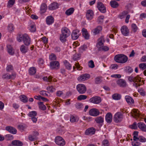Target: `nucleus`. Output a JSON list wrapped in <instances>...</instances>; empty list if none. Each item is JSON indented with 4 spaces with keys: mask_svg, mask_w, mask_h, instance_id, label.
<instances>
[{
    "mask_svg": "<svg viewBox=\"0 0 146 146\" xmlns=\"http://www.w3.org/2000/svg\"><path fill=\"white\" fill-rule=\"evenodd\" d=\"M138 132L135 131L133 133V141L132 142V145L133 146H138L140 144V142H145L146 139L142 136L138 137Z\"/></svg>",
    "mask_w": 146,
    "mask_h": 146,
    "instance_id": "nucleus-1",
    "label": "nucleus"
},
{
    "mask_svg": "<svg viewBox=\"0 0 146 146\" xmlns=\"http://www.w3.org/2000/svg\"><path fill=\"white\" fill-rule=\"evenodd\" d=\"M114 60L117 62L123 64L126 62L127 61L128 58L124 55L118 54L115 56Z\"/></svg>",
    "mask_w": 146,
    "mask_h": 146,
    "instance_id": "nucleus-2",
    "label": "nucleus"
},
{
    "mask_svg": "<svg viewBox=\"0 0 146 146\" xmlns=\"http://www.w3.org/2000/svg\"><path fill=\"white\" fill-rule=\"evenodd\" d=\"M123 118V113L120 112H117L113 116V120L116 123L120 122Z\"/></svg>",
    "mask_w": 146,
    "mask_h": 146,
    "instance_id": "nucleus-3",
    "label": "nucleus"
},
{
    "mask_svg": "<svg viewBox=\"0 0 146 146\" xmlns=\"http://www.w3.org/2000/svg\"><path fill=\"white\" fill-rule=\"evenodd\" d=\"M20 37L23 38V40L24 44L27 46H29L31 44V38L27 34H24L22 35V36Z\"/></svg>",
    "mask_w": 146,
    "mask_h": 146,
    "instance_id": "nucleus-4",
    "label": "nucleus"
},
{
    "mask_svg": "<svg viewBox=\"0 0 146 146\" xmlns=\"http://www.w3.org/2000/svg\"><path fill=\"white\" fill-rule=\"evenodd\" d=\"M77 91L80 94H83L85 92L86 88L85 86L83 84H79L76 86Z\"/></svg>",
    "mask_w": 146,
    "mask_h": 146,
    "instance_id": "nucleus-5",
    "label": "nucleus"
},
{
    "mask_svg": "<svg viewBox=\"0 0 146 146\" xmlns=\"http://www.w3.org/2000/svg\"><path fill=\"white\" fill-rule=\"evenodd\" d=\"M55 142L58 145L62 146L65 145V141L60 136H57L55 138Z\"/></svg>",
    "mask_w": 146,
    "mask_h": 146,
    "instance_id": "nucleus-6",
    "label": "nucleus"
},
{
    "mask_svg": "<svg viewBox=\"0 0 146 146\" xmlns=\"http://www.w3.org/2000/svg\"><path fill=\"white\" fill-rule=\"evenodd\" d=\"M37 113L35 111H33L29 112L28 114V115L30 117L34 123H36L37 121V119L36 117Z\"/></svg>",
    "mask_w": 146,
    "mask_h": 146,
    "instance_id": "nucleus-7",
    "label": "nucleus"
},
{
    "mask_svg": "<svg viewBox=\"0 0 146 146\" xmlns=\"http://www.w3.org/2000/svg\"><path fill=\"white\" fill-rule=\"evenodd\" d=\"M90 75L88 74H82L78 78V80L79 82H82L87 80L90 78Z\"/></svg>",
    "mask_w": 146,
    "mask_h": 146,
    "instance_id": "nucleus-8",
    "label": "nucleus"
},
{
    "mask_svg": "<svg viewBox=\"0 0 146 146\" xmlns=\"http://www.w3.org/2000/svg\"><path fill=\"white\" fill-rule=\"evenodd\" d=\"M89 101L91 103L98 104L101 102V99L98 96H94L90 99Z\"/></svg>",
    "mask_w": 146,
    "mask_h": 146,
    "instance_id": "nucleus-9",
    "label": "nucleus"
},
{
    "mask_svg": "<svg viewBox=\"0 0 146 146\" xmlns=\"http://www.w3.org/2000/svg\"><path fill=\"white\" fill-rule=\"evenodd\" d=\"M97 7L99 10L101 12L104 13L106 11V7L101 2L98 1L97 2Z\"/></svg>",
    "mask_w": 146,
    "mask_h": 146,
    "instance_id": "nucleus-10",
    "label": "nucleus"
},
{
    "mask_svg": "<svg viewBox=\"0 0 146 146\" xmlns=\"http://www.w3.org/2000/svg\"><path fill=\"white\" fill-rule=\"evenodd\" d=\"M121 33L124 36H127L129 34V31L128 27L125 25L122 26L121 28Z\"/></svg>",
    "mask_w": 146,
    "mask_h": 146,
    "instance_id": "nucleus-11",
    "label": "nucleus"
},
{
    "mask_svg": "<svg viewBox=\"0 0 146 146\" xmlns=\"http://www.w3.org/2000/svg\"><path fill=\"white\" fill-rule=\"evenodd\" d=\"M94 13L92 10L89 9L86 12V17L87 19L89 20H92L94 17Z\"/></svg>",
    "mask_w": 146,
    "mask_h": 146,
    "instance_id": "nucleus-12",
    "label": "nucleus"
},
{
    "mask_svg": "<svg viewBox=\"0 0 146 146\" xmlns=\"http://www.w3.org/2000/svg\"><path fill=\"white\" fill-rule=\"evenodd\" d=\"M60 64L58 61H54L50 63V68L51 69H58L59 68Z\"/></svg>",
    "mask_w": 146,
    "mask_h": 146,
    "instance_id": "nucleus-13",
    "label": "nucleus"
},
{
    "mask_svg": "<svg viewBox=\"0 0 146 146\" xmlns=\"http://www.w3.org/2000/svg\"><path fill=\"white\" fill-rule=\"evenodd\" d=\"M104 39L103 37H101L98 39L96 45L98 50L104 45Z\"/></svg>",
    "mask_w": 146,
    "mask_h": 146,
    "instance_id": "nucleus-14",
    "label": "nucleus"
},
{
    "mask_svg": "<svg viewBox=\"0 0 146 146\" xmlns=\"http://www.w3.org/2000/svg\"><path fill=\"white\" fill-rule=\"evenodd\" d=\"M89 114L92 116H96L99 114V111L96 109L93 108L90 109L89 112Z\"/></svg>",
    "mask_w": 146,
    "mask_h": 146,
    "instance_id": "nucleus-15",
    "label": "nucleus"
},
{
    "mask_svg": "<svg viewBox=\"0 0 146 146\" xmlns=\"http://www.w3.org/2000/svg\"><path fill=\"white\" fill-rule=\"evenodd\" d=\"M128 80L130 82H133L135 83L141 81V78L138 76L135 77L131 76H129L128 78Z\"/></svg>",
    "mask_w": 146,
    "mask_h": 146,
    "instance_id": "nucleus-16",
    "label": "nucleus"
},
{
    "mask_svg": "<svg viewBox=\"0 0 146 146\" xmlns=\"http://www.w3.org/2000/svg\"><path fill=\"white\" fill-rule=\"evenodd\" d=\"M79 35V31L78 29L74 30L71 34L72 38L73 40L77 39Z\"/></svg>",
    "mask_w": 146,
    "mask_h": 146,
    "instance_id": "nucleus-17",
    "label": "nucleus"
},
{
    "mask_svg": "<svg viewBox=\"0 0 146 146\" xmlns=\"http://www.w3.org/2000/svg\"><path fill=\"white\" fill-rule=\"evenodd\" d=\"M112 115L111 113L108 112L106 115L105 120L108 123H111L112 121Z\"/></svg>",
    "mask_w": 146,
    "mask_h": 146,
    "instance_id": "nucleus-18",
    "label": "nucleus"
},
{
    "mask_svg": "<svg viewBox=\"0 0 146 146\" xmlns=\"http://www.w3.org/2000/svg\"><path fill=\"white\" fill-rule=\"evenodd\" d=\"M58 5L56 3L54 2L51 3L48 6V8L50 10H53L58 8Z\"/></svg>",
    "mask_w": 146,
    "mask_h": 146,
    "instance_id": "nucleus-19",
    "label": "nucleus"
},
{
    "mask_svg": "<svg viewBox=\"0 0 146 146\" xmlns=\"http://www.w3.org/2000/svg\"><path fill=\"white\" fill-rule=\"evenodd\" d=\"M62 34L67 36H69L71 34V32L69 29L66 27H63L61 29Z\"/></svg>",
    "mask_w": 146,
    "mask_h": 146,
    "instance_id": "nucleus-20",
    "label": "nucleus"
},
{
    "mask_svg": "<svg viewBox=\"0 0 146 146\" xmlns=\"http://www.w3.org/2000/svg\"><path fill=\"white\" fill-rule=\"evenodd\" d=\"M6 130L10 133L13 134H15L17 133V130L16 129L11 126H8L6 127Z\"/></svg>",
    "mask_w": 146,
    "mask_h": 146,
    "instance_id": "nucleus-21",
    "label": "nucleus"
},
{
    "mask_svg": "<svg viewBox=\"0 0 146 146\" xmlns=\"http://www.w3.org/2000/svg\"><path fill=\"white\" fill-rule=\"evenodd\" d=\"M117 83L118 85L122 87H125L127 85L125 81L121 79H119L117 81Z\"/></svg>",
    "mask_w": 146,
    "mask_h": 146,
    "instance_id": "nucleus-22",
    "label": "nucleus"
},
{
    "mask_svg": "<svg viewBox=\"0 0 146 146\" xmlns=\"http://www.w3.org/2000/svg\"><path fill=\"white\" fill-rule=\"evenodd\" d=\"M95 129L93 127H90L87 129L85 131V134L87 135L94 134L95 132Z\"/></svg>",
    "mask_w": 146,
    "mask_h": 146,
    "instance_id": "nucleus-23",
    "label": "nucleus"
},
{
    "mask_svg": "<svg viewBox=\"0 0 146 146\" xmlns=\"http://www.w3.org/2000/svg\"><path fill=\"white\" fill-rule=\"evenodd\" d=\"M47 7L46 5L44 3H42L40 8V13L41 14L45 13L47 9Z\"/></svg>",
    "mask_w": 146,
    "mask_h": 146,
    "instance_id": "nucleus-24",
    "label": "nucleus"
},
{
    "mask_svg": "<svg viewBox=\"0 0 146 146\" xmlns=\"http://www.w3.org/2000/svg\"><path fill=\"white\" fill-rule=\"evenodd\" d=\"M125 98L127 103L129 105H131L134 104V102L133 99L130 96H126Z\"/></svg>",
    "mask_w": 146,
    "mask_h": 146,
    "instance_id": "nucleus-25",
    "label": "nucleus"
},
{
    "mask_svg": "<svg viewBox=\"0 0 146 146\" xmlns=\"http://www.w3.org/2000/svg\"><path fill=\"white\" fill-rule=\"evenodd\" d=\"M82 32L83 36L86 39H88L89 38V35L86 29L84 28H82Z\"/></svg>",
    "mask_w": 146,
    "mask_h": 146,
    "instance_id": "nucleus-26",
    "label": "nucleus"
},
{
    "mask_svg": "<svg viewBox=\"0 0 146 146\" xmlns=\"http://www.w3.org/2000/svg\"><path fill=\"white\" fill-rule=\"evenodd\" d=\"M46 21L47 25H50L54 23V19L51 16H48L46 18Z\"/></svg>",
    "mask_w": 146,
    "mask_h": 146,
    "instance_id": "nucleus-27",
    "label": "nucleus"
},
{
    "mask_svg": "<svg viewBox=\"0 0 146 146\" xmlns=\"http://www.w3.org/2000/svg\"><path fill=\"white\" fill-rule=\"evenodd\" d=\"M138 127L142 131L146 132V125L142 122L139 123L137 124Z\"/></svg>",
    "mask_w": 146,
    "mask_h": 146,
    "instance_id": "nucleus-28",
    "label": "nucleus"
},
{
    "mask_svg": "<svg viewBox=\"0 0 146 146\" xmlns=\"http://www.w3.org/2000/svg\"><path fill=\"white\" fill-rule=\"evenodd\" d=\"M28 28L31 32H34L36 30L35 25L33 22L29 24Z\"/></svg>",
    "mask_w": 146,
    "mask_h": 146,
    "instance_id": "nucleus-29",
    "label": "nucleus"
},
{
    "mask_svg": "<svg viewBox=\"0 0 146 146\" xmlns=\"http://www.w3.org/2000/svg\"><path fill=\"white\" fill-rule=\"evenodd\" d=\"M11 143L13 145L16 146H22L23 145V143L18 140L13 141Z\"/></svg>",
    "mask_w": 146,
    "mask_h": 146,
    "instance_id": "nucleus-30",
    "label": "nucleus"
},
{
    "mask_svg": "<svg viewBox=\"0 0 146 146\" xmlns=\"http://www.w3.org/2000/svg\"><path fill=\"white\" fill-rule=\"evenodd\" d=\"M131 29L134 33H136L139 31V29L135 24L133 23L131 25Z\"/></svg>",
    "mask_w": 146,
    "mask_h": 146,
    "instance_id": "nucleus-31",
    "label": "nucleus"
},
{
    "mask_svg": "<svg viewBox=\"0 0 146 146\" xmlns=\"http://www.w3.org/2000/svg\"><path fill=\"white\" fill-rule=\"evenodd\" d=\"M74 11V9L71 7L66 11L65 14L68 16H69L72 14Z\"/></svg>",
    "mask_w": 146,
    "mask_h": 146,
    "instance_id": "nucleus-32",
    "label": "nucleus"
},
{
    "mask_svg": "<svg viewBox=\"0 0 146 146\" xmlns=\"http://www.w3.org/2000/svg\"><path fill=\"white\" fill-rule=\"evenodd\" d=\"M95 121L98 123H101L103 122L104 121V118L101 116L96 117L95 119Z\"/></svg>",
    "mask_w": 146,
    "mask_h": 146,
    "instance_id": "nucleus-33",
    "label": "nucleus"
},
{
    "mask_svg": "<svg viewBox=\"0 0 146 146\" xmlns=\"http://www.w3.org/2000/svg\"><path fill=\"white\" fill-rule=\"evenodd\" d=\"M102 30V28L101 27L99 26L97 27L96 28L94 29L93 31V33L94 35H96L100 33Z\"/></svg>",
    "mask_w": 146,
    "mask_h": 146,
    "instance_id": "nucleus-34",
    "label": "nucleus"
},
{
    "mask_svg": "<svg viewBox=\"0 0 146 146\" xmlns=\"http://www.w3.org/2000/svg\"><path fill=\"white\" fill-rule=\"evenodd\" d=\"M7 48L8 52L11 55L13 54H14V50L12 46L11 45H7Z\"/></svg>",
    "mask_w": 146,
    "mask_h": 146,
    "instance_id": "nucleus-35",
    "label": "nucleus"
},
{
    "mask_svg": "<svg viewBox=\"0 0 146 146\" xmlns=\"http://www.w3.org/2000/svg\"><path fill=\"white\" fill-rule=\"evenodd\" d=\"M78 120L79 118L77 116L72 115L70 117V121L71 122L74 123L78 121Z\"/></svg>",
    "mask_w": 146,
    "mask_h": 146,
    "instance_id": "nucleus-36",
    "label": "nucleus"
},
{
    "mask_svg": "<svg viewBox=\"0 0 146 146\" xmlns=\"http://www.w3.org/2000/svg\"><path fill=\"white\" fill-rule=\"evenodd\" d=\"M36 72V70L34 67H31L29 70V73L30 74L33 75Z\"/></svg>",
    "mask_w": 146,
    "mask_h": 146,
    "instance_id": "nucleus-37",
    "label": "nucleus"
},
{
    "mask_svg": "<svg viewBox=\"0 0 146 146\" xmlns=\"http://www.w3.org/2000/svg\"><path fill=\"white\" fill-rule=\"evenodd\" d=\"M20 49L21 52L23 53H26L28 50V48L23 45L21 46Z\"/></svg>",
    "mask_w": 146,
    "mask_h": 146,
    "instance_id": "nucleus-38",
    "label": "nucleus"
},
{
    "mask_svg": "<svg viewBox=\"0 0 146 146\" xmlns=\"http://www.w3.org/2000/svg\"><path fill=\"white\" fill-rule=\"evenodd\" d=\"M131 113H132V116L133 117L135 116L138 117H139V111L137 110H133L132 111Z\"/></svg>",
    "mask_w": 146,
    "mask_h": 146,
    "instance_id": "nucleus-39",
    "label": "nucleus"
},
{
    "mask_svg": "<svg viewBox=\"0 0 146 146\" xmlns=\"http://www.w3.org/2000/svg\"><path fill=\"white\" fill-rule=\"evenodd\" d=\"M128 13L127 11H124L119 15V17L120 19H122L125 17Z\"/></svg>",
    "mask_w": 146,
    "mask_h": 146,
    "instance_id": "nucleus-40",
    "label": "nucleus"
},
{
    "mask_svg": "<svg viewBox=\"0 0 146 146\" xmlns=\"http://www.w3.org/2000/svg\"><path fill=\"white\" fill-rule=\"evenodd\" d=\"M63 62L66 68L68 70H70L72 68L70 64L67 61V60H65Z\"/></svg>",
    "mask_w": 146,
    "mask_h": 146,
    "instance_id": "nucleus-41",
    "label": "nucleus"
},
{
    "mask_svg": "<svg viewBox=\"0 0 146 146\" xmlns=\"http://www.w3.org/2000/svg\"><path fill=\"white\" fill-rule=\"evenodd\" d=\"M15 0H9L8 2L7 7L8 8L12 7L15 3Z\"/></svg>",
    "mask_w": 146,
    "mask_h": 146,
    "instance_id": "nucleus-42",
    "label": "nucleus"
},
{
    "mask_svg": "<svg viewBox=\"0 0 146 146\" xmlns=\"http://www.w3.org/2000/svg\"><path fill=\"white\" fill-rule=\"evenodd\" d=\"M7 29L9 31L12 32L13 31L14 29V25L12 24H9L7 26Z\"/></svg>",
    "mask_w": 146,
    "mask_h": 146,
    "instance_id": "nucleus-43",
    "label": "nucleus"
},
{
    "mask_svg": "<svg viewBox=\"0 0 146 146\" xmlns=\"http://www.w3.org/2000/svg\"><path fill=\"white\" fill-rule=\"evenodd\" d=\"M112 98L114 100H118L121 98V95L119 94H115L113 95Z\"/></svg>",
    "mask_w": 146,
    "mask_h": 146,
    "instance_id": "nucleus-44",
    "label": "nucleus"
},
{
    "mask_svg": "<svg viewBox=\"0 0 146 146\" xmlns=\"http://www.w3.org/2000/svg\"><path fill=\"white\" fill-rule=\"evenodd\" d=\"M68 37L61 34L60 35V40L62 42H65L66 40V38Z\"/></svg>",
    "mask_w": 146,
    "mask_h": 146,
    "instance_id": "nucleus-45",
    "label": "nucleus"
},
{
    "mask_svg": "<svg viewBox=\"0 0 146 146\" xmlns=\"http://www.w3.org/2000/svg\"><path fill=\"white\" fill-rule=\"evenodd\" d=\"M110 3L111 7L113 8L117 7L118 6V3L115 1H110Z\"/></svg>",
    "mask_w": 146,
    "mask_h": 146,
    "instance_id": "nucleus-46",
    "label": "nucleus"
},
{
    "mask_svg": "<svg viewBox=\"0 0 146 146\" xmlns=\"http://www.w3.org/2000/svg\"><path fill=\"white\" fill-rule=\"evenodd\" d=\"M20 99L21 101L25 103L27 102V97L24 95H21L20 96Z\"/></svg>",
    "mask_w": 146,
    "mask_h": 146,
    "instance_id": "nucleus-47",
    "label": "nucleus"
},
{
    "mask_svg": "<svg viewBox=\"0 0 146 146\" xmlns=\"http://www.w3.org/2000/svg\"><path fill=\"white\" fill-rule=\"evenodd\" d=\"M109 50V47L107 46H104V45L101 47L98 50L104 51H107Z\"/></svg>",
    "mask_w": 146,
    "mask_h": 146,
    "instance_id": "nucleus-48",
    "label": "nucleus"
},
{
    "mask_svg": "<svg viewBox=\"0 0 146 146\" xmlns=\"http://www.w3.org/2000/svg\"><path fill=\"white\" fill-rule=\"evenodd\" d=\"M39 108L42 110H46V106L43 104L42 102H40L39 103Z\"/></svg>",
    "mask_w": 146,
    "mask_h": 146,
    "instance_id": "nucleus-49",
    "label": "nucleus"
},
{
    "mask_svg": "<svg viewBox=\"0 0 146 146\" xmlns=\"http://www.w3.org/2000/svg\"><path fill=\"white\" fill-rule=\"evenodd\" d=\"M87 96L86 95H81L78 96L77 99L79 100H84L87 98Z\"/></svg>",
    "mask_w": 146,
    "mask_h": 146,
    "instance_id": "nucleus-50",
    "label": "nucleus"
},
{
    "mask_svg": "<svg viewBox=\"0 0 146 146\" xmlns=\"http://www.w3.org/2000/svg\"><path fill=\"white\" fill-rule=\"evenodd\" d=\"M5 139L7 140H13V135L11 134H7L5 136Z\"/></svg>",
    "mask_w": 146,
    "mask_h": 146,
    "instance_id": "nucleus-51",
    "label": "nucleus"
},
{
    "mask_svg": "<svg viewBox=\"0 0 146 146\" xmlns=\"http://www.w3.org/2000/svg\"><path fill=\"white\" fill-rule=\"evenodd\" d=\"M139 67L140 68L143 70L146 69V63H142L139 64Z\"/></svg>",
    "mask_w": 146,
    "mask_h": 146,
    "instance_id": "nucleus-52",
    "label": "nucleus"
},
{
    "mask_svg": "<svg viewBox=\"0 0 146 146\" xmlns=\"http://www.w3.org/2000/svg\"><path fill=\"white\" fill-rule=\"evenodd\" d=\"M80 57V54H76L73 55V59L75 61L79 59Z\"/></svg>",
    "mask_w": 146,
    "mask_h": 146,
    "instance_id": "nucleus-53",
    "label": "nucleus"
},
{
    "mask_svg": "<svg viewBox=\"0 0 146 146\" xmlns=\"http://www.w3.org/2000/svg\"><path fill=\"white\" fill-rule=\"evenodd\" d=\"M43 79L44 81L50 82L52 80V77L51 76H49L48 77H44L43 78Z\"/></svg>",
    "mask_w": 146,
    "mask_h": 146,
    "instance_id": "nucleus-54",
    "label": "nucleus"
},
{
    "mask_svg": "<svg viewBox=\"0 0 146 146\" xmlns=\"http://www.w3.org/2000/svg\"><path fill=\"white\" fill-rule=\"evenodd\" d=\"M28 139L31 141H33L36 139L35 136H34L32 134H30L28 136Z\"/></svg>",
    "mask_w": 146,
    "mask_h": 146,
    "instance_id": "nucleus-55",
    "label": "nucleus"
},
{
    "mask_svg": "<svg viewBox=\"0 0 146 146\" xmlns=\"http://www.w3.org/2000/svg\"><path fill=\"white\" fill-rule=\"evenodd\" d=\"M16 74L15 72H13L11 75H9V79L13 80L16 78Z\"/></svg>",
    "mask_w": 146,
    "mask_h": 146,
    "instance_id": "nucleus-56",
    "label": "nucleus"
},
{
    "mask_svg": "<svg viewBox=\"0 0 146 146\" xmlns=\"http://www.w3.org/2000/svg\"><path fill=\"white\" fill-rule=\"evenodd\" d=\"M109 145L108 141L105 139L102 142V146H109Z\"/></svg>",
    "mask_w": 146,
    "mask_h": 146,
    "instance_id": "nucleus-57",
    "label": "nucleus"
},
{
    "mask_svg": "<svg viewBox=\"0 0 146 146\" xmlns=\"http://www.w3.org/2000/svg\"><path fill=\"white\" fill-rule=\"evenodd\" d=\"M129 127L132 129H135L137 128V126L136 122H134L132 125L129 126Z\"/></svg>",
    "mask_w": 146,
    "mask_h": 146,
    "instance_id": "nucleus-58",
    "label": "nucleus"
},
{
    "mask_svg": "<svg viewBox=\"0 0 146 146\" xmlns=\"http://www.w3.org/2000/svg\"><path fill=\"white\" fill-rule=\"evenodd\" d=\"M49 58L50 60H56V55L53 54L50 55Z\"/></svg>",
    "mask_w": 146,
    "mask_h": 146,
    "instance_id": "nucleus-59",
    "label": "nucleus"
},
{
    "mask_svg": "<svg viewBox=\"0 0 146 146\" xmlns=\"http://www.w3.org/2000/svg\"><path fill=\"white\" fill-rule=\"evenodd\" d=\"M48 91L51 92H52L55 91V89L53 88L52 86H49L47 88Z\"/></svg>",
    "mask_w": 146,
    "mask_h": 146,
    "instance_id": "nucleus-60",
    "label": "nucleus"
},
{
    "mask_svg": "<svg viewBox=\"0 0 146 146\" xmlns=\"http://www.w3.org/2000/svg\"><path fill=\"white\" fill-rule=\"evenodd\" d=\"M88 66L91 68H93L94 67V65L93 61L92 60H90L88 63Z\"/></svg>",
    "mask_w": 146,
    "mask_h": 146,
    "instance_id": "nucleus-61",
    "label": "nucleus"
},
{
    "mask_svg": "<svg viewBox=\"0 0 146 146\" xmlns=\"http://www.w3.org/2000/svg\"><path fill=\"white\" fill-rule=\"evenodd\" d=\"M104 19V17L103 16H100L98 18V21L100 23H102Z\"/></svg>",
    "mask_w": 146,
    "mask_h": 146,
    "instance_id": "nucleus-62",
    "label": "nucleus"
},
{
    "mask_svg": "<svg viewBox=\"0 0 146 146\" xmlns=\"http://www.w3.org/2000/svg\"><path fill=\"white\" fill-rule=\"evenodd\" d=\"M138 92L142 96H144L145 95V91L141 88L139 89L138 90Z\"/></svg>",
    "mask_w": 146,
    "mask_h": 146,
    "instance_id": "nucleus-63",
    "label": "nucleus"
},
{
    "mask_svg": "<svg viewBox=\"0 0 146 146\" xmlns=\"http://www.w3.org/2000/svg\"><path fill=\"white\" fill-rule=\"evenodd\" d=\"M6 70L7 72H10L13 70V67L12 65H9L7 66Z\"/></svg>",
    "mask_w": 146,
    "mask_h": 146,
    "instance_id": "nucleus-64",
    "label": "nucleus"
}]
</instances>
